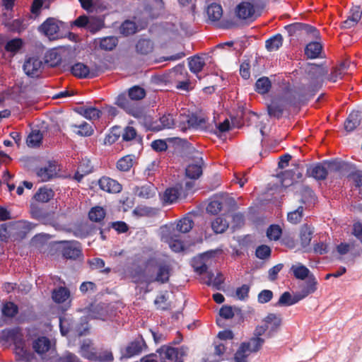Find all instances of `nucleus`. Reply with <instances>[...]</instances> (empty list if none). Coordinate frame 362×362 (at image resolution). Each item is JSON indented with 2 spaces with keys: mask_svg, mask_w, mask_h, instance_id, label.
<instances>
[{
  "mask_svg": "<svg viewBox=\"0 0 362 362\" xmlns=\"http://www.w3.org/2000/svg\"><path fill=\"white\" fill-rule=\"evenodd\" d=\"M2 338L8 342H12L14 345V348L27 344L24 339V334L19 327L4 330L2 332Z\"/></svg>",
  "mask_w": 362,
  "mask_h": 362,
  "instance_id": "obj_10",
  "label": "nucleus"
},
{
  "mask_svg": "<svg viewBox=\"0 0 362 362\" xmlns=\"http://www.w3.org/2000/svg\"><path fill=\"white\" fill-rule=\"evenodd\" d=\"M291 272L293 274V276L300 280H304L307 277L309 279V276L312 274H310V270L302 264H297L293 265L291 268Z\"/></svg>",
  "mask_w": 362,
  "mask_h": 362,
  "instance_id": "obj_36",
  "label": "nucleus"
},
{
  "mask_svg": "<svg viewBox=\"0 0 362 362\" xmlns=\"http://www.w3.org/2000/svg\"><path fill=\"white\" fill-rule=\"evenodd\" d=\"M100 188L108 193H119L121 192L122 187L115 180L109 177H103L98 181Z\"/></svg>",
  "mask_w": 362,
  "mask_h": 362,
  "instance_id": "obj_16",
  "label": "nucleus"
},
{
  "mask_svg": "<svg viewBox=\"0 0 362 362\" xmlns=\"http://www.w3.org/2000/svg\"><path fill=\"white\" fill-rule=\"evenodd\" d=\"M182 189V187L180 189H178L177 187L168 188L163 194L161 199L165 204H172L175 202L181 194Z\"/></svg>",
  "mask_w": 362,
  "mask_h": 362,
  "instance_id": "obj_25",
  "label": "nucleus"
},
{
  "mask_svg": "<svg viewBox=\"0 0 362 362\" xmlns=\"http://www.w3.org/2000/svg\"><path fill=\"white\" fill-rule=\"evenodd\" d=\"M160 355L163 362H182L177 350L173 347L163 346L160 349Z\"/></svg>",
  "mask_w": 362,
  "mask_h": 362,
  "instance_id": "obj_21",
  "label": "nucleus"
},
{
  "mask_svg": "<svg viewBox=\"0 0 362 362\" xmlns=\"http://www.w3.org/2000/svg\"><path fill=\"white\" fill-rule=\"evenodd\" d=\"M360 112L352 111L344 123V128L347 132H351L360 124Z\"/></svg>",
  "mask_w": 362,
  "mask_h": 362,
  "instance_id": "obj_28",
  "label": "nucleus"
},
{
  "mask_svg": "<svg viewBox=\"0 0 362 362\" xmlns=\"http://www.w3.org/2000/svg\"><path fill=\"white\" fill-rule=\"evenodd\" d=\"M322 49V45L318 42H312L307 45L305 49V55L310 59L320 57Z\"/></svg>",
  "mask_w": 362,
  "mask_h": 362,
  "instance_id": "obj_29",
  "label": "nucleus"
},
{
  "mask_svg": "<svg viewBox=\"0 0 362 362\" xmlns=\"http://www.w3.org/2000/svg\"><path fill=\"white\" fill-rule=\"evenodd\" d=\"M204 282L209 285L214 287L215 289L219 290L221 288V284L223 282V277L221 274L218 273L215 276L213 273L209 272L206 274V276L204 279Z\"/></svg>",
  "mask_w": 362,
  "mask_h": 362,
  "instance_id": "obj_37",
  "label": "nucleus"
},
{
  "mask_svg": "<svg viewBox=\"0 0 362 362\" xmlns=\"http://www.w3.org/2000/svg\"><path fill=\"white\" fill-rule=\"evenodd\" d=\"M193 224V221L189 217H184L177 222L176 229L181 233H187L192 228Z\"/></svg>",
  "mask_w": 362,
  "mask_h": 362,
  "instance_id": "obj_54",
  "label": "nucleus"
},
{
  "mask_svg": "<svg viewBox=\"0 0 362 362\" xmlns=\"http://www.w3.org/2000/svg\"><path fill=\"white\" fill-rule=\"evenodd\" d=\"M93 17H86L84 16L78 17L75 21V25L78 27L87 26V28L92 32L95 33L99 30L103 25V21L101 20H97V25L95 28L92 27V22L93 21Z\"/></svg>",
  "mask_w": 362,
  "mask_h": 362,
  "instance_id": "obj_22",
  "label": "nucleus"
},
{
  "mask_svg": "<svg viewBox=\"0 0 362 362\" xmlns=\"http://www.w3.org/2000/svg\"><path fill=\"white\" fill-rule=\"evenodd\" d=\"M228 222L223 217H216L211 223V226L215 233H223L228 228Z\"/></svg>",
  "mask_w": 362,
  "mask_h": 362,
  "instance_id": "obj_39",
  "label": "nucleus"
},
{
  "mask_svg": "<svg viewBox=\"0 0 362 362\" xmlns=\"http://www.w3.org/2000/svg\"><path fill=\"white\" fill-rule=\"evenodd\" d=\"M214 252L210 251L201 255L199 257L194 258L192 262V266L194 271L199 274H202L207 270L206 260L212 257Z\"/></svg>",
  "mask_w": 362,
  "mask_h": 362,
  "instance_id": "obj_20",
  "label": "nucleus"
},
{
  "mask_svg": "<svg viewBox=\"0 0 362 362\" xmlns=\"http://www.w3.org/2000/svg\"><path fill=\"white\" fill-rule=\"evenodd\" d=\"M136 49L137 52L141 54H148L153 51V45L149 40L141 39L136 43Z\"/></svg>",
  "mask_w": 362,
  "mask_h": 362,
  "instance_id": "obj_44",
  "label": "nucleus"
},
{
  "mask_svg": "<svg viewBox=\"0 0 362 362\" xmlns=\"http://www.w3.org/2000/svg\"><path fill=\"white\" fill-rule=\"evenodd\" d=\"M313 230L307 225L302 226L300 232V240L303 247H308L312 240Z\"/></svg>",
  "mask_w": 362,
  "mask_h": 362,
  "instance_id": "obj_38",
  "label": "nucleus"
},
{
  "mask_svg": "<svg viewBox=\"0 0 362 362\" xmlns=\"http://www.w3.org/2000/svg\"><path fill=\"white\" fill-rule=\"evenodd\" d=\"M300 300V298H299L297 293L292 296L289 292L286 291L280 296L277 304L281 306H289L297 303Z\"/></svg>",
  "mask_w": 362,
  "mask_h": 362,
  "instance_id": "obj_34",
  "label": "nucleus"
},
{
  "mask_svg": "<svg viewBox=\"0 0 362 362\" xmlns=\"http://www.w3.org/2000/svg\"><path fill=\"white\" fill-rule=\"evenodd\" d=\"M42 139V134L38 129L32 130L27 138V144L30 147H35L40 144Z\"/></svg>",
  "mask_w": 362,
  "mask_h": 362,
  "instance_id": "obj_46",
  "label": "nucleus"
},
{
  "mask_svg": "<svg viewBox=\"0 0 362 362\" xmlns=\"http://www.w3.org/2000/svg\"><path fill=\"white\" fill-rule=\"evenodd\" d=\"M361 15L362 11L359 7L352 8L348 18L344 21L343 26L346 28L354 26L360 21Z\"/></svg>",
  "mask_w": 362,
  "mask_h": 362,
  "instance_id": "obj_27",
  "label": "nucleus"
},
{
  "mask_svg": "<svg viewBox=\"0 0 362 362\" xmlns=\"http://www.w3.org/2000/svg\"><path fill=\"white\" fill-rule=\"evenodd\" d=\"M1 310L4 315L13 317L17 313L18 307L13 303L7 302L3 305Z\"/></svg>",
  "mask_w": 362,
  "mask_h": 362,
  "instance_id": "obj_61",
  "label": "nucleus"
},
{
  "mask_svg": "<svg viewBox=\"0 0 362 362\" xmlns=\"http://www.w3.org/2000/svg\"><path fill=\"white\" fill-rule=\"evenodd\" d=\"M303 213V207L299 206L296 210L291 211L288 214V221L293 224L299 223L302 219Z\"/></svg>",
  "mask_w": 362,
  "mask_h": 362,
  "instance_id": "obj_58",
  "label": "nucleus"
},
{
  "mask_svg": "<svg viewBox=\"0 0 362 362\" xmlns=\"http://www.w3.org/2000/svg\"><path fill=\"white\" fill-rule=\"evenodd\" d=\"M40 30L49 40H54L57 37L59 30L58 21L53 18H49L41 25Z\"/></svg>",
  "mask_w": 362,
  "mask_h": 362,
  "instance_id": "obj_13",
  "label": "nucleus"
},
{
  "mask_svg": "<svg viewBox=\"0 0 362 362\" xmlns=\"http://www.w3.org/2000/svg\"><path fill=\"white\" fill-rule=\"evenodd\" d=\"M117 38L114 36H108L100 39L99 47L101 49L105 51L112 50L117 45Z\"/></svg>",
  "mask_w": 362,
  "mask_h": 362,
  "instance_id": "obj_42",
  "label": "nucleus"
},
{
  "mask_svg": "<svg viewBox=\"0 0 362 362\" xmlns=\"http://www.w3.org/2000/svg\"><path fill=\"white\" fill-rule=\"evenodd\" d=\"M145 95V90L139 86H134L129 90V97L132 100H140Z\"/></svg>",
  "mask_w": 362,
  "mask_h": 362,
  "instance_id": "obj_57",
  "label": "nucleus"
},
{
  "mask_svg": "<svg viewBox=\"0 0 362 362\" xmlns=\"http://www.w3.org/2000/svg\"><path fill=\"white\" fill-rule=\"evenodd\" d=\"M58 168L54 163H49L47 165L36 170V175L40 182H47L57 176Z\"/></svg>",
  "mask_w": 362,
  "mask_h": 362,
  "instance_id": "obj_14",
  "label": "nucleus"
},
{
  "mask_svg": "<svg viewBox=\"0 0 362 362\" xmlns=\"http://www.w3.org/2000/svg\"><path fill=\"white\" fill-rule=\"evenodd\" d=\"M74 128L78 129V130L76 132V133L78 135L83 136H90L93 134V129L92 128V126L86 122H83L81 124H74L73 125Z\"/></svg>",
  "mask_w": 362,
  "mask_h": 362,
  "instance_id": "obj_59",
  "label": "nucleus"
},
{
  "mask_svg": "<svg viewBox=\"0 0 362 362\" xmlns=\"http://www.w3.org/2000/svg\"><path fill=\"white\" fill-rule=\"evenodd\" d=\"M222 209L221 203L218 200L211 201L207 207L206 211L211 214H217Z\"/></svg>",
  "mask_w": 362,
  "mask_h": 362,
  "instance_id": "obj_64",
  "label": "nucleus"
},
{
  "mask_svg": "<svg viewBox=\"0 0 362 362\" xmlns=\"http://www.w3.org/2000/svg\"><path fill=\"white\" fill-rule=\"evenodd\" d=\"M206 14L211 21H218L223 16L222 7L219 4H212L208 6Z\"/></svg>",
  "mask_w": 362,
  "mask_h": 362,
  "instance_id": "obj_30",
  "label": "nucleus"
},
{
  "mask_svg": "<svg viewBox=\"0 0 362 362\" xmlns=\"http://www.w3.org/2000/svg\"><path fill=\"white\" fill-rule=\"evenodd\" d=\"M88 316L93 319L105 320L107 318V312L103 305H98L93 308Z\"/></svg>",
  "mask_w": 362,
  "mask_h": 362,
  "instance_id": "obj_45",
  "label": "nucleus"
},
{
  "mask_svg": "<svg viewBox=\"0 0 362 362\" xmlns=\"http://www.w3.org/2000/svg\"><path fill=\"white\" fill-rule=\"evenodd\" d=\"M264 322L267 325H269V329H275L280 326L281 319L275 314H269L265 318Z\"/></svg>",
  "mask_w": 362,
  "mask_h": 362,
  "instance_id": "obj_60",
  "label": "nucleus"
},
{
  "mask_svg": "<svg viewBox=\"0 0 362 362\" xmlns=\"http://www.w3.org/2000/svg\"><path fill=\"white\" fill-rule=\"evenodd\" d=\"M144 345L143 339H136L126 346L122 354L127 358L138 355L141 353Z\"/></svg>",
  "mask_w": 362,
  "mask_h": 362,
  "instance_id": "obj_18",
  "label": "nucleus"
},
{
  "mask_svg": "<svg viewBox=\"0 0 362 362\" xmlns=\"http://www.w3.org/2000/svg\"><path fill=\"white\" fill-rule=\"evenodd\" d=\"M60 331L62 335H66L69 332H73L78 336L86 334L88 330V325L86 317L82 320L79 326H74L70 323L69 317H61L59 319Z\"/></svg>",
  "mask_w": 362,
  "mask_h": 362,
  "instance_id": "obj_5",
  "label": "nucleus"
},
{
  "mask_svg": "<svg viewBox=\"0 0 362 362\" xmlns=\"http://www.w3.org/2000/svg\"><path fill=\"white\" fill-rule=\"evenodd\" d=\"M156 188L153 185L148 184L137 188L136 194L144 199H149L156 194Z\"/></svg>",
  "mask_w": 362,
  "mask_h": 362,
  "instance_id": "obj_43",
  "label": "nucleus"
},
{
  "mask_svg": "<svg viewBox=\"0 0 362 362\" xmlns=\"http://www.w3.org/2000/svg\"><path fill=\"white\" fill-rule=\"evenodd\" d=\"M262 13V8L257 4L243 1L237 5L235 15L238 18L249 22L256 20Z\"/></svg>",
  "mask_w": 362,
  "mask_h": 362,
  "instance_id": "obj_1",
  "label": "nucleus"
},
{
  "mask_svg": "<svg viewBox=\"0 0 362 362\" xmlns=\"http://www.w3.org/2000/svg\"><path fill=\"white\" fill-rule=\"evenodd\" d=\"M54 192L52 189L47 187H40L34 196L36 201L46 203L54 197Z\"/></svg>",
  "mask_w": 362,
  "mask_h": 362,
  "instance_id": "obj_32",
  "label": "nucleus"
},
{
  "mask_svg": "<svg viewBox=\"0 0 362 362\" xmlns=\"http://www.w3.org/2000/svg\"><path fill=\"white\" fill-rule=\"evenodd\" d=\"M62 253L67 259H76L81 254V247L76 241L64 242Z\"/></svg>",
  "mask_w": 362,
  "mask_h": 362,
  "instance_id": "obj_17",
  "label": "nucleus"
},
{
  "mask_svg": "<svg viewBox=\"0 0 362 362\" xmlns=\"http://www.w3.org/2000/svg\"><path fill=\"white\" fill-rule=\"evenodd\" d=\"M138 30V27L135 23L131 21H126L120 27V33L124 35H129L135 33Z\"/></svg>",
  "mask_w": 362,
  "mask_h": 362,
  "instance_id": "obj_56",
  "label": "nucleus"
},
{
  "mask_svg": "<svg viewBox=\"0 0 362 362\" xmlns=\"http://www.w3.org/2000/svg\"><path fill=\"white\" fill-rule=\"evenodd\" d=\"M286 30L290 36L298 37L302 34H311L313 37H317L319 35L318 31L313 26L296 23L285 26Z\"/></svg>",
  "mask_w": 362,
  "mask_h": 362,
  "instance_id": "obj_8",
  "label": "nucleus"
},
{
  "mask_svg": "<svg viewBox=\"0 0 362 362\" xmlns=\"http://www.w3.org/2000/svg\"><path fill=\"white\" fill-rule=\"evenodd\" d=\"M161 239L168 243L171 250L179 252L183 250V243L175 234H171L170 227L164 226L160 228Z\"/></svg>",
  "mask_w": 362,
  "mask_h": 362,
  "instance_id": "obj_7",
  "label": "nucleus"
},
{
  "mask_svg": "<svg viewBox=\"0 0 362 362\" xmlns=\"http://www.w3.org/2000/svg\"><path fill=\"white\" fill-rule=\"evenodd\" d=\"M129 278L132 281L144 290V293L150 291L148 286L150 284L154 282V275L151 274L148 264L144 271L141 269H134L131 272Z\"/></svg>",
  "mask_w": 362,
  "mask_h": 362,
  "instance_id": "obj_2",
  "label": "nucleus"
},
{
  "mask_svg": "<svg viewBox=\"0 0 362 362\" xmlns=\"http://www.w3.org/2000/svg\"><path fill=\"white\" fill-rule=\"evenodd\" d=\"M205 65V59L201 56H194L189 59V67L190 71L197 75Z\"/></svg>",
  "mask_w": 362,
  "mask_h": 362,
  "instance_id": "obj_33",
  "label": "nucleus"
},
{
  "mask_svg": "<svg viewBox=\"0 0 362 362\" xmlns=\"http://www.w3.org/2000/svg\"><path fill=\"white\" fill-rule=\"evenodd\" d=\"M267 235L270 240H276L281 235V229L277 225H272L267 229Z\"/></svg>",
  "mask_w": 362,
  "mask_h": 362,
  "instance_id": "obj_63",
  "label": "nucleus"
},
{
  "mask_svg": "<svg viewBox=\"0 0 362 362\" xmlns=\"http://www.w3.org/2000/svg\"><path fill=\"white\" fill-rule=\"evenodd\" d=\"M341 168V163L337 161L327 162L324 164H317L308 170V173L316 180H324L327 175V169L338 170Z\"/></svg>",
  "mask_w": 362,
  "mask_h": 362,
  "instance_id": "obj_6",
  "label": "nucleus"
},
{
  "mask_svg": "<svg viewBox=\"0 0 362 362\" xmlns=\"http://www.w3.org/2000/svg\"><path fill=\"white\" fill-rule=\"evenodd\" d=\"M204 161L199 153H197L189 161L185 170V175L192 180L198 179L202 174Z\"/></svg>",
  "mask_w": 362,
  "mask_h": 362,
  "instance_id": "obj_9",
  "label": "nucleus"
},
{
  "mask_svg": "<svg viewBox=\"0 0 362 362\" xmlns=\"http://www.w3.org/2000/svg\"><path fill=\"white\" fill-rule=\"evenodd\" d=\"M88 216L92 221L100 222L105 216V211L101 206H94L90 210Z\"/></svg>",
  "mask_w": 362,
  "mask_h": 362,
  "instance_id": "obj_48",
  "label": "nucleus"
},
{
  "mask_svg": "<svg viewBox=\"0 0 362 362\" xmlns=\"http://www.w3.org/2000/svg\"><path fill=\"white\" fill-rule=\"evenodd\" d=\"M180 128L185 131L189 128H195L200 129H208L206 119L201 116L196 115H186L185 112L179 116Z\"/></svg>",
  "mask_w": 362,
  "mask_h": 362,
  "instance_id": "obj_3",
  "label": "nucleus"
},
{
  "mask_svg": "<svg viewBox=\"0 0 362 362\" xmlns=\"http://www.w3.org/2000/svg\"><path fill=\"white\" fill-rule=\"evenodd\" d=\"M170 266L165 263L159 264L157 267L156 275L154 276V281L160 284L166 283L170 276Z\"/></svg>",
  "mask_w": 362,
  "mask_h": 362,
  "instance_id": "obj_24",
  "label": "nucleus"
},
{
  "mask_svg": "<svg viewBox=\"0 0 362 362\" xmlns=\"http://www.w3.org/2000/svg\"><path fill=\"white\" fill-rule=\"evenodd\" d=\"M173 75L177 82L176 88L181 90H187L189 87V78L187 71L183 66L176 67Z\"/></svg>",
  "mask_w": 362,
  "mask_h": 362,
  "instance_id": "obj_15",
  "label": "nucleus"
},
{
  "mask_svg": "<svg viewBox=\"0 0 362 362\" xmlns=\"http://www.w3.org/2000/svg\"><path fill=\"white\" fill-rule=\"evenodd\" d=\"M135 160V156L133 155H127L121 158L117 163V168L123 172L129 170L133 166Z\"/></svg>",
  "mask_w": 362,
  "mask_h": 362,
  "instance_id": "obj_35",
  "label": "nucleus"
},
{
  "mask_svg": "<svg viewBox=\"0 0 362 362\" xmlns=\"http://www.w3.org/2000/svg\"><path fill=\"white\" fill-rule=\"evenodd\" d=\"M283 38L281 35H276L266 41V48L270 52L277 50L281 47Z\"/></svg>",
  "mask_w": 362,
  "mask_h": 362,
  "instance_id": "obj_51",
  "label": "nucleus"
},
{
  "mask_svg": "<svg viewBox=\"0 0 362 362\" xmlns=\"http://www.w3.org/2000/svg\"><path fill=\"white\" fill-rule=\"evenodd\" d=\"M264 342V339L261 337H252L247 342H243L246 345L250 353L258 351Z\"/></svg>",
  "mask_w": 362,
  "mask_h": 362,
  "instance_id": "obj_50",
  "label": "nucleus"
},
{
  "mask_svg": "<svg viewBox=\"0 0 362 362\" xmlns=\"http://www.w3.org/2000/svg\"><path fill=\"white\" fill-rule=\"evenodd\" d=\"M23 45V42L20 38H14L7 42L5 49L13 54L17 53Z\"/></svg>",
  "mask_w": 362,
  "mask_h": 362,
  "instance_id": "obj_49",
  "label": "nucleus"
},
{
  "mask_svg": "<svg viewBox=\"0 0 362 362\" xmlns=\"http://www.w3.org/2000/svg\"><path fill=\"white\" fill-rule=\"evenodd\" d=\"M271 88V82L267 77L259 78L255 83L256 90L261 94L267 93Z\"/></svg>",
  "mask_w": 362,
  "mask_h": 362,
  "instance_id": "obj_53",
  "label": "nucleus"
},
{
  "mask_svg": "<svg viewBox=\"0 0 362 362\" xmlns=\"http://www.w3.org/2000/svg\"><path fill=\"white\" fill-rule=\"evenodd\" d=\"M100 111L95 107H87L83 110V115L88 119H97L100 117Z\"/></svg>",
  "mask_w": 362,
  "mask_h": 362,
  "instance_id": "obj_62",
  "label": "nucleus"
},
{
  "mask_svg": "<svg viewBox=\"0 0 362 362\" xmlns=\"http://www.w3.org/2000/svg\"><path fill=\"white\" fill-rule=\"evenodd\" d=\"M51 343L45 337H38L33 342V348L38 354H42L50 349Z\"/></svg>",
  "mask_w": 362,
  "mask_h": 362,
  "instance_id": "obj_26",
  "label": "nucleus"
},
{
  "mask_svg": "<svg viewBox=\"0 0 362 362\" xmlns=\"http://www.w3.org/2000/svg\"><path fill=\"white\" fill-rule=\"evenodd\" d=\"M14 353L18 362H30L35 357L34 354L30 351L28 344L14 348Z\"/></svg>",
  "mask_w": 362,
  "mask_h": 362,
  "instance_id": "obj_19",
  "label": "nucleus"
},
{
  "mask_svg": "<svg viewBox=\"0 0 362 362\" xmlns=\"http://www.w3.org/2000/svg\"><path fill=\"white\" fill-rule=\"evenodd\" d=\"M80 354L89 360L95 359L96 357V353L94 351V349L92 346V343L90 340L86 339L83 341L80 347Z\"/></svg>",
  "mask_w": 362,
  "mask_h": 362,
  "instance_id": "obj_31",
  "label": "nucleus"
},
{
  "mask_svg": "<svg viewBox=\"0 0 362 362\" xmlns=\"http://www.w3.org/2000/svg\"><path fill=\"white\" fill-rule=\"evenodd\" d=\"M129 114H131L134 117L139 119L141 122L145 123L146 125H149L151 119L146 113L140 108L130 107L129 110L127 111Z\"/></svg>",
  "mask_w": 362,
  "mask_h": 362,
  "instance_id": "obj_47",
  "label": "nucleus"
},
{
  "mask_svg": "<svg viewBox=\"0 0 362 362\" xmlns=\"http://www.w3.org/2000/svg\"><path fill=\"white\" fill-rule=\"evenodd\" d=\"M44 62L35 55L27 56L25 59L23 69L29 77L37 78L40 77L44 69Z\"/></svg>",
  "mask_w": 362,
  "mask_h": 362,
  "instance_id": "obj_4",
  "label": "nucleus"
},
{
  "mask_svg": "<svg viewBox=\"0 0 362 362\" xmlns=\"http://www.w3.org/2000/svg\"><path fill=\"white\" fill-rule=\"evenodd\" d=\"M300 101L298 100H285L282 98H275L274 99L271 104L267 105V110L269 115L271 117L279 118L284 112L285 103H288L290 105H296Z\"/></svg>",
  "mask_w": 362,
  "mask_h": 362,
  "instance_id": "obj_12",
  "label": "nucleus"
},
{
  "mask_svg": "<svg viewBox=\"0 0 362 362\" xmlns=\"http://www.w3.org/2000/svg\"><path fill=\"white\" fill-rule=\"evenodd\" d=\"M71 71L72 74L78 78H87L90 74L88 66L79 62L73 65Z\"/></svg>",
  "mask_w": 362,
  "mask_h": 362,
  "instance_id": "obj_41",
  "label": "nucleus"
},
{
  "mask_svg": "<svg viewBox=\"0 0 362 362\" xmlns=\"http://www.w3.org/2000/svg\"><path fill=\"white\" fill-rule=\"evenodd\" d=\"M317 281L313 275L309 276L306 281V285L301 289L300 291L297 292L300 300L307 297L308 295L313 293L317 290Z\"/></svg>",
  "mask_w": 362,
  "mask_h": 362,
  "instance_id": "obj_23",
  "label": "nucleus"
},
{
  "mask_svg": "<svg viewBox=\"0 0 362 362\" xmlns=\"http://www.w3.org/2000/svg\"><path fill=\"white\" fill-rule=\"evenodd\" d=\"M70 296L69 291L65 287H59L52 291V299L54 302L61 303L65 302Z\"/></svg>",
  "mask_w": 362,
  "mask_h": 362,
  "instance_id": "obj_40",
  "label": "nucleus"
},
{
  "mask_svg": "<svg viewBox=\"0 0 362 362\" xmlns=\"http://www.w3.org/2000/svg\"><path fill=\"white\" fill-rule=\"evenodd\" d=\"M175 117L173 113L163 115L158 120L150 122L148 129L152 131L158 132L164 129L173 128L175 125Z\"/></svg>",
  "mask_w": 362,
  "mask_h": 362,
  "instance_id": "obj_11",
  "label": "nucleus"
},
{
  "mask_svg": "<svg viewBox=\"0 0 362 362\" xmlns=\"http://www.w3.org/2000/svg\"><path fill=\"white\" fill-rule=\"evenodd\" d=\"M92 171V166L90 165L89 160H83L81 162L78 170L75 175V178L80 181L84 175L88 174Z\"/></svg>",
  "mask_w": 362,
  "mask_h": 362,
  "instance_id": "obj_52",
  "label": "nucleus"
},
{
  "mask_svg": "<svg viewBox=\"0 0 362 362\" xmlns=\"http://www.w3.org/2000/svg\"><path fill=\"white\" fill-rule=\"evenodd\" d=\"M250 351L247 349L246 345L241 344L236 353L235 354V362H247V358L250 354Z\"/></svg>",
  "mask_w": 362,
  "mask_h": 362,
  "instance_id": "obj_55",
  "label": "nucleus"
}]
</instances>
